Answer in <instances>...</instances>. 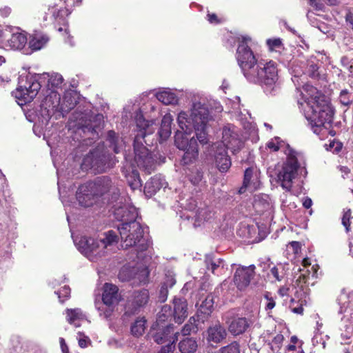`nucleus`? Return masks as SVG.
Listing matches in <instances>:
<instances>
[{
  "label": "nucleus",
  "instance_id": "nucleus-1",
  "mask_svg": "<svg viewBox=\"0 0 353 353\" xmlns=\"http://www.w3.org/2000/svg\"><path fill=\"white\" fill-rule=\"evenodd\" d=\"M238 40L236 60L245 78L250 83L261 85L267 95L277 94L280 86L276 63L258 61L249 46L252 41L249 36H241Z\"/></svg>",
  "mask_w": 353,
  "mask_h": 353
},
{
  "label": "nucleus",
  "instance_id": "nucleus-2",
  "mask_svg": "<svg viewBox=\"0 0 353 353\" xmlns=\"http://www.w3.org/2000/svg\"><path fill=\"white\" fill-rule=\"evenodd\" d=\"M303 89L307 96H303V101L298 100V104L312 131L319 135L332 126L334 110L326 97L313 85L306 83Z\"/></svg>",
  "mask_w": 353,
  "mask_h": 353
},
{
  "label": "nucleus",
  "instance_id": "nucleus-3",
  "mask_svg": "<svg viewBox=\"0 0 353 353\" xmlns=\"http://www.w3.org/2000/svg\"><path fill=\"white\" fill-rule=\"evenodd\" d=\"M134 119L137 131L134 139V161L139 168L150 174L154 170L155 161L142 140L154 132V122L146 120L140 110L136 112Z\"/></svg>",
  "mask_w": 353,
  "mask_h": 353
},
{
  "label": "nucleus",
  "instance_id": "nucleus-4",
  "mask_svg": "<svg viewBox=\"0 0 353 353\" xmlns=\"http://www.w3.org/2000/svg\"><path fill=\"white\" fill-rule=\"evenodd\" d=\"M117 230L122 247L125 249L130 247L136 248L138 259L140 257L139 254L149 248L150 242L148 236L145 234V228L138 219L128 223H121L117 225Z\"/></svg>",
  "mask_w": 353,
  "mask_h": 353
},
{
  "label": "nucleus",
  "instance_id": "nucleus-5",
  "mask_svg": "<svg viewBox=\"0 0 353 353\" xmlns=\"http://www.w3.org/2000/svg\"><path fill=\"white\" fill-rule=\"evenodd\" d=\"M209 116V110L205 103L194 101L190 116L187 112L182 111L178 114L177 122L181 130L190 132H192L193 129L206 128Z\"/></svg>",
  "mask_w": 353,
  "mask_h": 353
},
{
  "label": "nucleus",
  "instance_id": "nucleus-6",
  "mask_svg": "<svg viewBox=\"0 0 353 353\" xmlns=\"http://www.w3.org/2000/svg\"><path fill=\"white\" fill-rule=\"evenodd\" d=\"M41 74H31L30 72L22 74L19 77L18 86L13 94L23 105L30 103L38 94L39 90L43 87Z\"/></svg>",
  "mask_w": 353,
  "mask_h": 353
},
{
  "label": "nucleus",
  "instance_id": "nucleus-7",
  "mask_svg": "<svg viewBox=\"0 0 353 353\" xmlns=\"http://www.w3.org/2000/svg\"><path fill=\"white\" fill-rule=\"evenodd\" d=\"M286 148L287 150L285 151L287 155L286 160L279 171L277 178L281 187L289 191L292 187L293 180L298 174L300 164L298 161L299 154L291 148L288 144L286 145Z\"/></svg>",
  "mask_w": 353,
  "mask_h": 353
},
{
  "label": "nucleus",
  "instance_id": "nucleus-8",
  "mask_svg": "<svg viewBox=\"0 0 353 353\" xmlns=\"http://www.w3.org/2000/svg\"><path fill=\"white\" fill-rule=\"evenodd\" d=\"M43 96L35 113L39 121L42 125H47L52 117L57 119L61 97L57 91L51 90H46Z\"/></svg>",
  "mask_w": 353,
  "mask_h": 353
},
{
  "label": "nucleus",
  "instance_id": "nucleus-9",
  "mask_svg": "<svg viewBox=\"0 0 353 353\" xmlns=\"http://www.w3.org/2000/svg\"><path fill=\"white\" fill-rule=\"evenodd\" d=\"M150 337L155 343L159 345L165 344L160 351L173 352L175 349V343L178 341L179 332H174V325H152Z\"/></svg>",
  "mask_w": 353,
  "mask_h": 353
},
{
  "label": "nucleus",
  "instance_id": "nucleus-10",
  "mask_svg": "<svg viewBox=\"0 0 353 353\" xmlns=\"http://www.w3.org/2000/svg\"><path fill=\"white\" fill-rule=\"evenodd\" d=\"M114 157L110 153L109 150L104 143H99L91 150L83 160V165L90 166L91 168L103 172L110 168L112 163Z\"/></svg>",
  "mask_w": 353,
  "mask_h": 353
},
{
  "label": "nucleus",
  "instance_id": "nucleus-11",
  "mask_svg": "<svg viewBox=\"0 0 353 353\" xmlns=\"http://www.w3.org/2000/svg\"><path fill=\"white\" fill-rule=\"evenodd\" d=\"M177 130L174 134V145L183 151L181 163L183 165L192 163L198 157V144L194 137H189L190 132Z\"/></svg>",
  "mask_w": 353,
  "mask_h": 353
},
{
  "label": "nucleus",
  "instance_id": "nucleus-12",
  "mask_svg": "<svg viewBox=\"0 0 353 353\" xmlns=\"http://www.w3.org/2000/svg\"><path fill=\"white\" fill-rule=\"evenodd\" d=\"M98 198L105 196L108 203H113L119 199V190L114 185L108 176L97 177L93 181H89Z\"/></svg>",
  "mask_w": 353,
  "mask_h": 353
},
{
  "label": "nucleus",
  "instance_id": "nucleus-13",
  "mask_svg": "<svg viewBox=\"0 0 353 353\" xmlns=\"http://www.w3.org/2000/svg\"><path fill=\"white\" fill-rule=\"evenodd\" d=\"M118 288L111 283H105L102 294L103 304L96 305L99 312V315L105 319H108L112 315L114 305L119 301Z\"/></svg>",
  "mask_w": 353,
  "mask_h": 353
},
{
  "label": "nucleus",
  "instance_id": "nucleus-14",
  "mask_svg": "<svg viewBox=\"0 0 353 353\" xmlns=\"http://www.w3.org/2000/svg\"><path fill=\"white\" fill-rule=\"evenodd\" d=\"M74 243L77 250L90 261H96L105 254V251L99 248L98 239L81 236L75 238Z\"/></svg>",
  "mask_w": 353,
  "mask_h": 353
},
{
  "label": "nucleus",
  "instance_id": "nucleus-15",
  "mask_svg": "<svg viewBox=\"0 0 353 353\" xmlns=\"http://www.w3.org/2000/svg\"><path fill=\"white\" fill-rule=\"evenodd\" d=\"M119 201L116 204H112V209L114 217L121 223H128L138 219V212L137 208L123 202V199L119 197Z\"/></svg>",
  "mask_w": 353,
  "mask_h": 353
},
{
  "label": "nucleus",
  "instance_id": "nucleus-16",
  "mask_svg": "<svg viewBox=\"0 0 353 353\" xmlns=\"http://www.w3.org/2000/svg\"><path fill=\"white\" fill-rule=\"evenodd\" d=\"M222 134V144L220 145L224 146L226 150H230L233 154L239 152L243 145V142L238 133L235 132L234 125L225 126Z\"/></svg>",
  "mask_w": 353,
  "mask_h": 353
},
{
  "label": "nucleus",
  "instance_id": "nucleus-17",
  "mask_svg": "<svg viewBox=\"0 0 353 353\" xmlns=\"http://www.w3.org/2000/svg\"><path fill=\"white\" fill-rule=\"evenodd\" d=\"M255 265L249 266L239 265L234 274V283L240 290L245 289L250 283L251 280L255 274Z\"/></svg>",
  "mask_w": 353,
  "mask_h": 353
},
{
  "label": "nucleus",
  "instance_id": "nucleus-18",
  "mask_svg": "<svg viewBox=\"0 0 353 353\" xmlns=\"http://www.w3.org/2000/svg\"><path fill=\"white\" fill-rule=\"evenodd\" d=\"M76 198L79 204L84 208L92 206L99 199L89 181L78 188Z\"/></svg>",
  "mask_w": 353,
  "mask_h": 353
},
{
  "label": "nucleus",
  "instance_id": "nucleus-19",
  "mask_svg": "<svg viewBox=\"0 0 353 353\" xmlns=\"http://www.w3.org/2000/svg\"><path fill=\"white\" fill-rule=\"evenodd\" d=\"M148 299L149 292L147 290L134 292L132 299L126 305L125 314L132 315L137 313L140 307L144 306L148 303Z\"/></svg>",
  "mask_w": 353,
  "mask_h": 353
},
{
  "label": "nucleus",
  "instance_id": "nucleus-20",
  "mask_svg": "<svg viewBox=\"0 0 353 353\" xmlns=\"http://www.w3.org/2000/svg\"><path fill=\"white\" fill-rule=\"evenodd\" d=\"M204 263L207 270L217 276L224 274L228 270L225 261L212 253L205 256Z\"/></svg>",
  "mask_w": 353,
  "mask_h": 353
},
{
  "label": "nucleus",
  "instance_id": "nucleus-21",
  "mask_svg": "<svg viewBox=\"0 0 353 353\" xmlns=\"http://www.w3.org/2000/svg\"><path fill=\"white\" fill-rule=\"evenodd\" d=\"M214 159L216 168L221 173H225L232 165L231 159L224 146L218 145L214 152Z\"/></svg>",
  "mask_w": 353,
  "mask_h": 353
},
{
  "label": "nucleus",
  "instance_id": "nucleus-22",
  "mask_svg": "<svg viewBox=\"0 0 353 353\" xmlns=\"http://www.w3.org/2000/svg\"><path fill=\"white\" fill-rule=\"evenodd\" d=\"M3 38L2 48H10L12 50H22L27 43L26 35L20 32H13L10 37L7 34Z\"/></svg>",
  "mask_w": 353,
  "mask_h": 353
},
{
  "label": "nucleus",
  "instance_id": "nucleus-23",
  "mask_svg": "<svg viewBox=\"0 0 353 353\" xmlns=\"http://www.w3.org/2000/svg\"><path fill=\"white\" fill-rule=\"evenodd\" d=\"M190 183L195 187L196 191H201L206 187V179L204 176L203 169L201 166H194L188 175Z\"/></svg>",
  "mask_w": 353,
  "mask_h": 353
},
{
  "label": "nucleus",
  "instance_id": "nucleus-24",
  "mask_svg": "<svg viewBox=\"0 0 353 353\" xmlns=\"http://www.w3.org/2000/svg\"><path fill=\"white\" fill-rule=\"evenodd\" d=\"M214 296L211 294L202 301L196 315L198 322L204 323L209 318L214 310Z\"/></svg>",
  "mask_w": 353,
  "mask_h": 353
},
{
  "label": "nucleus",
  "instance_id": "nucleus-25",
  "mask_svg": "<svg viewBox=\"0 0 353 353\" xmlns=\"http://www.w3.org/2000/svg\"><path fill=\"white\" fill-rule=\"evenodd\" d=\"M174 310L172 311L173 319L179 324L183 322L188 316V303L185 299L174 298L173 300Z\"/></svg>",
  "mask_w": 353,
  "mask_h": 353
},
{
  "label": "nucleus",
  "instance_id": "nucleus-26",
  "mask_svg": "<svg viewBox=\"0 0 353 353\" xmlns=\"http://www.w3.org/2000/svg\"><path fill=\"white\" fill-rule=\"evenodd\" d=\"M40 79H41L43 86L47 88L46 90H55L56 89L61 88L63 83V78L59 73L50 74L44 72L41 74Z\"/></svg>",
  "mask_w": 353,
  "mask_h": 353
},
{
  "label": "nucleus",
  "instance_id": "nucleus-27",
  "mask_svg": "<svg viewBox=\"0 0 353 353\" xmlns=\"http://www.w3.org/2000/svg\"><path fill=\"white\" fill-rule=\"evenodd\" d=\"M77 104V94L75 93L68 92L64 94L63 101L59 102V109L57 113V119L65 117L71 110Z\"/></svg>",
  "mask_w": 353,
  "mask_h": 353
},
{
  "label": "nucleus",
  "instance_id": "nucleus-28",
  "mask_svg": "<svg viewBox=\"0 0 353 353\" xmlns=\"http://www.w3.org/2000/svg\"><path fill=\"white\" fill-rule=\"evenodd\" d=\"M251 324L252 321L245 317L236 318L229 324L228 330L232 335H240L245 332Z\"/></svg>",
  "mask_w": 353,
  "mask_h": 353
},
{
  "label": "nucleus",
  "instance_id": "nucleus-29",
  "mask_svg": "<svg viewBox=\"0 0 353 353\" xmlns=\"http://www.w3.org/2000/svg\"><path fill=\"white\" fill-rule=\"evenodd\" d=\"M166 184L165 179L161 175H154L148 181L144 186V193L147 196H152Z\"/></svg>",
  "mask_w": 353,
  "mask_h": 353
},
{
  "label": "nucleus",
  "instance_id": "nucleus-30",
  "mask_svg": "<svg viewBox=\"0 0 353 353\" xmlns=\"http://www.w3.org/2000/svg\"><path fill=\"white\" fill-rule=\"evenodd\" d=\"M207 341L209 343H219L225 339L227 332L225 327L220 323H216L208 327L207 330Z\"/></svg>",
  "mask_w": 353,
  "mask_h": 353
},
{
  "label": "nucleus",
  "instance_id": "nucleus-31",
  "mask_svg": "<svg viewBox=\"0 0 353 353\" xmlns=\"http://www.w3.org/2000/svg\"><path fill=\"white\" fill-rule=\"evenodd\" d=\"M301 274L295 281V285H296L304 294H306L310 284L309 280L310 277H315L316 272L313 271L312 273L309 270H300Z\"/></svg>",
  "mask_w": 353,
  "mask_h": 353
},
{
  "label": "nucleus",
  "instance_id": "nucleus-32",
  "mask_svg": "<svg viewBox=\"0 0 353 353\" xmlns=\"http://www.w3.org/2000/svg\"><path fill=\"white\" fill-rule=\"evenodd\" d=\"M173 319L171 306L163 305L157 314L156 322L153 325H173L171 321Z\"/></svg>",
  "mask_w": 353,
  "mask_h": 353
},
{
  "label": "nucleus",
  "instance_id": "nucleus-33",
  "mask_svg": "<svg viewBox=\"0 0 353 353\" xmlns=\"http://www.w3.org/2000/svg\"><path fill=\"white\" fill-rule=\"evenodd\" d=\"M81 0H64V3L65 5L63 9H57L55 6H49L48 11L52 14V17L54 19H57L58 18H63L64 16H68L70 14V11L69 10V7L73 6L75 3H79Z\"/></svg>",
  "mask_w": 353,
  "mask_h": 353
},
{
  "label": "nucleus",
  "instance_id": "nucleus-34",
  "mask_svg": "<svg viewBox=\"0 0 353 353\" xmlns=\"http://www.w3.org/2000/svg\"><path fill=\"white\" fill-rule=\"evenodd\" d=\"M172 117L170 114L163 116L161 120V125L158 131V134L161 141H165L170 136L172 132Z\"/></svg>",
  "mask_w": 353,
  "mask_h": 353
},
{
  "label": "nucleus",
  "instance_id": "nucleus-35",
  "mask_svg": "<svg viewBox=\"0 0 353 353\" xmlns=\"http://www.w3.org/2000/svg\"><path fill=\"white\" fill-rule=\"evenodd\" d=\"M106 141L109 148L116 154L119 153L123 149V141L114 130L108 132Z\"/></svg>",
  "mask_w": 353,
  "mask_h": 353
},
{
  "label": "nucleus",
  "instance_id": "nucleus-36",
  "mask_svg": "<svg viewBox=\"0 0 353 353\" xmlns=\"http://www.w3.org/2000/svg\"><path fill=\"white\" fill-rule=\"evenodd\" d=\"M256 177L254 176V168L252 167L248 168L244 172V177L242 186L239 190L240 194L245 192L248 188H250L252 190L255 189V182Z\"/></svg>",
  "mask_w": 353,
  "mask_h": 353
},
{
  "label": "nucleus",
  "instance_id": "nucleus-37",
  "mask_svg": "<svg viewBox=\"0 0 353 353\" xmlns=\"http://www.w3.org/2000/svg\"><path fill=\"white\" fill-rule=\"evenodd\" d=\"M178 347L181 353H195L198 343L195 338L188 336L179 341Z\"/></svg>",
  "mask_w": 353,
  "mask_h": 353
},
{
  "label": "nucleus",
  "instance_id": "nucleus-38",
  "mask_svg": "<svg viewBox=\"0 0 353 353\" xmlns=\"http://www.w3.org/2000/svg\"><path fill=\"white\" fill-rule=\"evenodd\" d=\"M125 177L128 185L132 190L141 189L142 183L139 173L136 169L132 168L130 170H126Z\"/></svg>",
  "mask_w": 353,
  "mask_h": 353
},
{
  "label": "nucleus",
  "instance_id": "nucleus-39",
  "mask_svg": "<svg viewBox=\"0 0 353 353\" xmlns=\"http://www.w3.org/2000/svg\"><path fill=\"white\" fill-rule=\"evenodd\" d=\"M155 96L159 101L165 105H174L178 102L177 96L169 88L157 92Z\"/></svg>",
  "mask_w": 353,
  "mask_h": 353
},
{
  "label": "nucleus",
  "instance_id": "nucleus-40",
  "mask_svg": "<svg viewBox=\"0 0 353 353\" xmlns=\"http://www.w3.org/2000/svg\"><path fill=\"white\" fill-rule=\"evenodd\" d=\"M98 241H99V248L103 251H105V249L108 246L112 245L118 242L119 236L116 232L113 230H109L106 232H104L103 237L98 239Z\"/></svg>",
  "mask_w": 353,
  "mask_h": 353
},
{
  "label": "nucleus",
  "instance_id": "nucleus-41",
  "mask_svg": "<svg viewBox=\"0 0 353 353\" xmlns=\"http://www.w3.org/2000/svg\"><path fill=\"white\" fill-rule=\"evenodd\" d=\"M65 313L67 321L76 327L80 325L79 323H77V321L85 319V315L80 308L66 309Z\"/></svg>",
  "mask_w": 353,
  "mask_h": 353
},
{
  "label": "nucleus",
  "instance_id": "nucleus-42",
  "mask_svg": "<svg viewBox=\"0 0 353 353\" xmlns=\"http://www.w3.org/2000/svg\"><path fill=\"white\" fill-rule=\"evenodd\" d=\"M48 41V37L45 34H35L29 41V47L32 51L41 49Z\"/></svg>",
  "mask_w": 353,
  "mask_h": 353
},
{
  "label": "nucleus",
  "instance_id": "nucleus-43",
  "mask_svg": "<svg viewBox=\"0 0 353 353\" xmlns=\"http://www.w3.org/2000/svg\"><path fill=\"white\" fill-rule=\"evenodd\" d=\"M198 321L196 316L190 318L187 323H185L181 329V334L184 336H188L191 334H195L198 332V325L196 322Z\"/></svg>",
  "mask_w": 353,
  "mask_h": 353
},
{
  "label": "nucleus",
  "instance_id": "nucleus-44",
  "mask_svg": "<svg viewBox=\"0 0 353 353\" xmlns=\"http://www.w3.org/2000/svg\"><path fill=\"white\" fill-rule=\"evenodd\" d=\"M146 321L144 318H139L131 325V332L135 336H141L145 331Z\"/></svg>",
  "mask_w": 353,
  "mask_h": 353
},
{
  "label": "nucleus",
  "instance_id": "nucleus-45",
  "mask_svg": "<svg viewBox=\"0 0 353 353\" xmlns=\"http://www.w3.org/2000/svg\"><path fill=\"white\" fill-rule=\"evenodd\" d=\"M78 125H79L78 127L79 130H81L84 133H88L92 135V137H88V139H94L98 138L99 135L97 130L99 126L93 125L90 122L83 125L79 122Z\"/></svg>",
  "mask_w": 353,
  "mask_h": 353
},
{
  "label": "nucleus",
  "instance_id": "nucleus-46",
  "mask_svg": "<svg viewBox=\"0 0 353 353\" xmlns=\"http://www.w3.org/2000/svg\"><path fill=\"white\" fill-rule=\"evenodd\" d=\"M254 207L258 212L262 213L268 210L271 205L268 202L267 196L259 197L254 200Z\"/></svg>",
  "mask_w": 353,
  "mask_h": 353
},
{
  "label": "nucleus",
  "instance_id": "nucleus-47",
  "mask_svg": "<svg viewBox=\"0 0 353 353\" xmlns=\"http://www.w3.org/2000/svg\"><path fill=\"white\" fill-rule=\"evenodd\" d=\"M339 100L341 105L349 107L353 103V92L347 89H343L340 92Z\"/></svg>",
  "mask_w": 353,
  "mask_h": 353
},
{
  "label": "nucleus",
  "instance_id": "nucleus-48",
  "mask_svg": "<svg viewBox=\"0 0 353 353\" xmlns=\"http://www.w3.org/2000/svg\"><path fill=\"white\" fill-rule=\"evenodd\" d=\"M285 265L280 263L276 266H274L270 270L271 274L277 280L281 281L285 275Z\"/></svg>",
  "mask_w": 353,
  "mask_h": 353
},
{
  "label": "nucleus",
  "instance_id": "nucleus-49",
  "mask_svg": "<svg viewBox=\"0 0 353 353\" xmlns=\"http://www.w3.org/2000/svg\"><path fill=\"white\" fill-rule=\"evenodd\" d=\"M149 274L150 271L148 268L146 266H141V268H139V272L136 274L135 278H137L140 283L145 284L148 281Z\"/></svg>",
  "mask_w": 353,
  "mask_h": 353
},
{
  "label": "nucleus",
  "instance_id": "nucleus-50",
  "mask_svg": "<svg viewBox=\"0 0 353 353\" xmlns=\"http://www.w3.org/2000/svg\"><path fill=\"white\" fill-rule=\"evenodd\" d=\"M319 67L316 63L314 62H310L307 65V72L310 77L314 79H318L320 77V73L319 71Z\"/></svg>",
  "mask_w": 353,
  "mask_h": 353
},
{
  "label": "nucleus",
  "instance_id": "nucleus-51",
  "mask_svg": "<svg viewBox=\"0 0 353 353\" xmlns=\"http://www.w3.org/2000/svg\"><path fill=\"white\" fill-rule=\"evenodd\" d=\"M353 336V325H347L345 326V330L342 332L341 336L343 343L350 344L349 340Z\"/></svg>",
  "mask_w": 353,
  "mask_h": 353
},
{
  "label": "nucleus",
  "instance_id": "nucleus-52",
  "mask_svg": "<svg viewBox=\"0 0 353 353\" xmlns=\"http://www.w3.org/2000/svg\"><path fill=\"white\" fill-rule=\"evenodd\" d=\"M219 353H240L239 344L236 341H234L221 347L219 350Z\"/></svg>",
  "mask_w": 353,
  "mask_h": 353
},
{
  "label": "nucleus",
  "instance_id": "nucleus-53",
  "mask_svg": "<svg viewBox=\"0 0 353 353\" xmlns=\"http://www.w3.org/2000/svg\"><path fill=\"white\" fill-rule=\"evenodd\" d=\"M285 145L284 142L279 137H275L267 144L268 148L274 151H278L281 148Z\"/></svg>",
  "mask_w": 353,
  "mask_h": 353
},
{
  "label": "nucleus",
  "instance_id": "nucleus-54",
  "mask_svg": "<svg viewBox=\"0 0 353 353\" xmlns=\"http://www.w3.org/2000/svg\"><path fill=\"white\" fill-rule=\"evenodd\" d=\"M55 294H57L60 302L63 303L66 299H68L70 297V288L69 286L65 285L59 290L56 291Z\"/></svg>",
  "mask_w": 353,
  "mask_h": 353
},
{
  "label": "nucleus",
  "instance_id": "nucleus-55",
  "mask_svg": "<svg viewBox=\"0 0 353 353\" xmlns=\"http://www.w3.org/2000/svg\"><path fill=\"white\" fill-rule=\"evenodd\" d=\"M205 130V128H203V129H193L196 134V141H199L203 145L208 143L207 134Z\"/></svg>",
  "mask_w": 353,
  "mask_h": 353
},
{
  "label": "nucleus",
  "instance_id": "nucleus-56",
  "mask_svg": "<svg viewBox=\"0 0 353 353\" xmlns=\"http://www.w3.org/2000/svg\"><path fill=\"white\" fill-rule=\"evenodd\" d=\"M266 43L270 50H273L282 47V40L280 38L268 39Z\"/></svg>",
  "mask_w": 353,
  "mask_h": 353
},
{
  "label": "nucleus",
  "instance_id": "nucleus-57",
  "mask_svg": "<svg viewBox=\"0 0 353 353\" xmlns=\"http://www.w3.org/2000/svg\"><path fill=\"white\" fill-rule=\"evenodd\" d=\"M176 283V279L173 274L171 273H168L165 274V279L162 283V285L168 288H172Z\"/></svg>",
  "mask_w": 353,
  "mask_h": 353
},
{
  "label": "nucleus",
  "instance_id": "nucleus-58",
  "mask_svg": "<svg viewBox=\"0 0 353 353\" xmlns=\"http://www.w3.org/2000/svg\"><path fill=\"white\" fill-rule=\"evenodd\" d=\"M351 213L350 209H348L343 212L342 217V224L345 228L347 232L350 230V219L351 217Z\"/></svg>",
  "mask_w": 353,
  "mask_h": 353
},
{
  "label": "nucleus",
  "instance_id": "nucleus-59",
  "mask_svg": "<svg viewBox=\"0 0 353 353\" xmlns=\"http://www.w3.org/2000/svg\"><path fill=\"white\" fill-rule=\"evenodd\" d=\"M168 288L161 285L159 294L158 296V301L161 303H163L167 300L168 294Z\"/></svg>",
  "mask_w": 353,
  "mask_h": 353
},
{
  "label": "nucleus",
  "instance_id": "nucleus-60",
  "mask_svg": "<svg viewBox=\"0 0 353 353\" xmlns=\"http://www.w3.org/2000/svg\"><path fill=\"white\" fill-rule=\"evenodd\" d=\"M207 212H208V210L204 208V209H199L198 210V211L196 212V219L199 221H208L209 219V217L207 214Z\"/></svg>",
  "mask_w": 353,
  "mask_h": 353
},
{
  "label": "nucleus",
  "instance_id": "nucleus-61",
  "mask_svg": "<svg viewBox=\"0 0 353 353\" xmlns=\"http://www.w3.org/2000/svg\"><path fill=\"white\" fill-rule=\"evenodd\" d=\"M264 297L268 301L265 307V310H271L274 307L276 304L274 299L272 297L270 296L268 293H266L264 295Z\"/></svg>",
  "mask_w": 353,
  "mask_h": 353
},
{
  "label": "nucleus",
  "instance_id": "nucleus-62",
  "mask_svg": "<svg viewBox=\"0 0 353 353\" xmlns=\"http://www.w3.org/2000/svg\"><path fill=\"white\" fill-rule=\"evenodd\" d=\"M309 4L319 11H322L325 8L324 4L320 0H309Z\"/></svg>",
  "mask_w": 353,
  "mask_h": 353
},
{
  "label": "nucleus",
  "instance_id": "nucleus-63",
  "mask_svg": "<svg viewBox=\"0 0 353 353\" xmlns=\"http://www.w3.org/2000/svg\"><path fill=\"white\" fill-rule=\"evenodd\" d=\"M257 353H276L273 349L272 343H268L264 345L261 349L257 351Z\"/></svg>",
  "mask_w": 353,
  "mask_h": 353
},
{
  "label": "nucleus",
  "instance_id": "nucleus-64",
  "mask_svg": "<svg viewBox=\"0 0 353 353\" xmlns=\"http://www.w3.org/2000/svg\"><path fill=\"white\" fill-rule=\"evenodd\" d=\"M345 313L348 320L353 322V302H350L348 307L345 310Z\"/></svg>",
  "mask_w": 353,
  "mask_h": 353
}]
</instances>
